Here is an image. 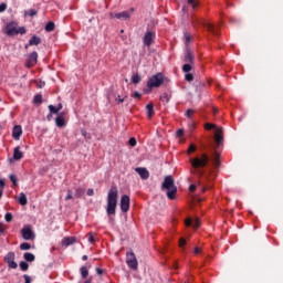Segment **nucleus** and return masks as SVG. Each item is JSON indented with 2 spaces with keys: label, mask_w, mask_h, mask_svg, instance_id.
Instances as JSON below:
<instances>
[{
  "label": "nucleus",
  "mask_w": 283,
  "mask_h": 283,
  "mask_svg": "<svg viewBox=\"0 0 283 283\" xmlns=\"http://www.w3.org/2000/svg\"><path fill=\"white\" fill-rule=\"evenodd\" d=\"M209 160H211V158L207 154H201L200 156L190 159V165L192 167L190 172L193 174V176H202V170L200 169L207 167Z\"/></svg>",
  "instance_id": "obj_1"
},
{
  "label": "nucleus",
  "mask_w": 283,
  "mask_h": 283,
  "mask_svg": "<svg viewBox=\"0 0 283 283\" xmlns=\"http://www.w3.org/2000/svg\"><path fill=\"white\" fill-rule=\"evenodd\" d=\"M116 207H118V188L112 186L107 195V216H116Z\"/></svg>",
  "instance_id": "obj_2"
},
{
  "label": "nucleus",
  "mask_w": 283,
  "mask_h": 283,
  "mask_svg": "<svg viewBox=\"0 0 283 283\" xmlns=\"http://www.w3.org/2000/svg\"><path fill=\"white\" fill-rule=\"evenodd\" d=\"M163 189H167V197L169 200H174L176 198V193H178V188L174 184V177L167 176L163 182Z\"/></svg>",
  "instance_id": "obj_3"
},
{
  "label": "nucleus",
  "mask_w": 283,
  "mask_h": 283,
  "mask_svg": "<svg viewBox=\"0 0 283 283\" xmlns=\"http://www.w3.org/2000/svg\"><path fill=\"white\" fill-rule=\"evenodd\" d=\"M4 32L7 36H14V34H25L28 30H25V27H19V22L11 21L6 24Z\"/></svg>",
  "instance_id": "obj_4"
},
{
  "label": "nucleus",
  "mask_w": 283,
  "mask_h": 283,
  "mask_svg": "<svg viewBox=\"0 0 283 283\" xmlns=\"http://www.w3.org/2000/svg\"><path fill=\"white\" fill-rule=\"evenodd\" d=\"M165 83V74L157 73L148 78L146 94H149L154 87H160Z\"/></svg>",
  "instance_id": "obj_5"
},
{
  "label": "nucleus",
  "mask_w": 283,
  "mask_h": 283,
  "mask_svg": "<svg viewBox=\"0 0 283 283\" xmlns=\"http://www.w3.org/2000/svg\"><path fill=\"white\" fill-rule=\"evenodd\" d=\"M192 25L196 28L197 25H201V28H205L210 32V34H213L214 36H218V30L219 27H216L213 23L206 21V20H196L192 22Z\"/></svg>",
  "instance_id": "obj_6"
},
{
  "label": "nucleus",
  "mask_w": 283,
  "mask_h": 283,
  "mask_svg": "<svg viewBox=\"0 0 283 283\" xmlns=\"http://www.w3.org/2000/svg\"><path fill=\"white\" fill-rule=\"evenodd\" d=\"M126 264L133 271H138V260L136 259V254H134V252L126 253Z\"/></svg>",
  "instance_id": "obj_7"
},
{
  "label": "nucleus",
  "mask_w": 283,
  "mask_h": 283,
  "mask_svg": "<svg viewBox=\"0 0 283 283\" xmlns=\"http://www.w3.org/2000/svg\"><path fill=\"white\" fill-rule=\"evenodd\" d=\"M154 41H156V32L148 30L144 34L143 43L146 48H151L154 45Z\"/></svg>",
  "instance_id": "obj_8"
},
{
  "label": "nucleus",
  "mask_w": 283,
  "mask_h": 283,
  "mask_svg": "<svg viewBox=\"0 0 283 283\" xmlns=\"http://www.w3.org/2000/svg\"><path fill=\"white\" fill-rule=\"evenodd\" d=\"M38 61H39V53H36V51H33L27 56L24 65L25 67H28V70H30L31 67H34V65H36Z\"/></svg>",
  "instance_id": "obj_9"
},
{
  "label": "nucleus",
  "mask_w": 283,
  "mask_h": 283,
  "mask_svg": "<svg viewBox=\"0 0 283 283\" xmlns=\"http://www.w3.org/2000/svg\"><path fill=\"white\" fill-rule=\"evenodd\" d=\"M23 240H34L36 235L34 234V231H32V226H25L21 230Z\"/></svg>",
  "instance_id": "obj_10"
},
{
  "label": "nucleus",
  "mask_w": 283,
  "mask_h": 283,
  "mask_svg": "<svg viewBox=\"0 0 283 283\" xmlns=\"http://www.w3.org/2000/svg\"><path fill=\"white\" fill-rule=\"evenodd\" d=\"M4 262H7L9 269H17V266H19V265L14 262V252H9V253L4 256Z\"/></svg>",
  "instance_id": "obj_11"
},
{
  "label": "nucleus",
  "mask_w": 283,
  "mask_h": 283,
  "mask_svg": "<svg viewBox=\"0 0 283 283\" xmlns=\"http://www.w3.org/2000/svg\"><path fill=\"white\" fill-rule=\"evenodd\" d=\"M120 210L123 213H127L129 211V196L124 195L120 198Z\"/></svg>",
  "instance_id": "obj_12"
},
{
  "label": "nucleus",
  "mask_w": 283,
  "mask_h": 283,
  "mask_svg": "<svg viewBox=\"0 0 283 283\" xmlns=\"http://www.w3.org/2000/svg\"><path fill=\"white\" fill-rule=\"evenodd\" d=\"M133 13H134V8H132L129 11H122L119 13H115V19L127 21V19L132 18Z\"/></svg>",
  "instance_id": "obj_13"
},
{
  "label": "nucleus",
  "mask_w": 283,
  "mask_h": 283,
  "mask_svg": "<svg viewBox=\"0 0 283 283\" xmlns=\"http://www.w3.org/2000/svg\"><path fill=\"white\" fill-rule=\"evenodd\" d=\"M23 135V128L21 125H15L12 129V138L14 140H21V136Z\"/></svg>",
  "instance_id": "obj_14"
},
{
  "label": "nucleus",
  "mask_w": 283,
  "mask_h": 283,
  "mask_svg": "<svg viewBox=\"0 0 283 283\" xmlns=\"http://www.w3.org/2000/svg\"><path fill=\"white\" fill-rule=\"evenodd\" d=\"M135 171L140 176L142 180H147L149 178V170H147V168H135Z\"/></svg>",
  "instance_id": "obj_15"
},
{
  "label": "nucleus",
  "mask_w": 283,
  "mask_h": 283,
  "mask_svg": "<svg viewBox=\"0 0 283 283\" xmlns=\"http://www.w3.org/2000/svg\"><path fill=\"white\" fill-rule=\"evenodd\" d=\"M186 227H192V229L200 228V220L199 219H187L185 221Z\"/></svg>",
  "instance_id": "obj_16"
},
{
  "label": "nucleus",
  "mask_w": 283,
  "mask_h": 283,
  "mask_svg": "<svg viewBox=\"0 0 283 283\" xmlns=\"http://www.w3.org/2000/svg\"><path fill=\"white\" fill-rule=\"evenodd\" d=\"M223 132L222 128H217L214 133V140L218 145H222L224 137L222 136Z\"/></svg>",
  "instance_id": "obj_17"
},
{
  "label": "nucleus",
  "mask_w": 283,
  "mask_h": 283,
  "mask_svg": "<svg viewBox=\"0 0 283 283\" xmlns=\"http://www.w3.org/2000/svg\"><path fill=\"white\" fill-rule=\"evenodd\" d=\"M76 243V238L74 237H65L62 239V247H72V244Z\"/></svg>",
  "instance_id": "obj_18"
},
{
  "label": "nucleus",
  "mask_w": 283,
  "mask_h": 283,
  "mask_svg": "<svg viewBox=\"0 0 283 283\" xmlns=\"http://www.w3.org/2000/svg\"><path fill=\"white\" fill-rule=\"evenodd\" d=\"M23 158V151H21V146H17L13 149V160H21Z\"/></svg>",
  "instance_id": "obj_19"
},
{
  "label": "nucleus",
  "mask_w": 283,
  "mask_h": 283,
  "mask_svg": "<svg viewBox=\"0 0 283 283\" xmlns=\"http://www.w3.org/2000/svg\"><path fill=\"white\" fill-rule=\"evenodd\" d=\"M29 45H41V38L33 35L30 40H29V44H27L24 48L25 50H28Z\"/></svg>",
  "instance_id": "obj_20"
},
{
  "label": "nucleus",
  "mask_w": 283,
  "mask_h": 283,
  "mask_svg": "<svg viewBox=\"0 0 283 283\" xmlns=\"http://www.w3.org/2000/svg\"><path fill=\"white\" fill-rule=\"evenodd\" d=\"M212 165L214 169H218V167H220V153H214L212 158Z\"/></svg>",
  "instance_id": "obj_21"
},
{
  "label": "nucleus",
  "mask_w": 283,
  "mask_h": 283,
  "mask_svg": "<svg viewBox=\"0 0 283 283\" xmlns=\"http://www.w3.org/2000/svg\"><path fill=\"white\" fill-rule=\"evenodd\" d=\"M55 125L56 127H65V118L62 115H59L55 118Z\"/></svg>",
  "instance_id": "obj_22"
},
{
  "label": "nucleus",
  "mask_w": 283,
  "mask_h": 283,
  "mask_svg": "<svg viewBox=\"0 0 283 283\" xmlns=\"http://www.w3.org/2000/svg\"><path fill=\"white\" fill-rule=\"evenodd\" d=\"M80 273L82 275V280H86L87 275H90V269L86 265H84L80 269Z\"/></svg>",
  "instance_id": "obj_23"
},
{
  "label": "nucleus",
  "mask_w": 283,
  "mask_h": 283,
  "mask_svg": "<svg viewBox=\"0 0 283 283\" xmlns=\"http://www.w3.org/2000/svg\"><path fill=\"white\" fill-rule=\"evenodd\" d=\"M18 202L22 206L25 207V205H28V197L25 196V193L21 192L18 199Z\"/></svg>",
  "instance_id": "obj_24"
},
{
  "label": "nucleus",
  "mask_w": 283,
  "mask_h": 283,
  "mask_svg": "<svg viewBox=\"0 0 283 283\" xmlns=\"http://www.w3.org/2000/svg\"><path fill=\"white\" fill-rule=\"evenodd\" d=\"M23 258H24L25 262H34V260H36V256H34V254H32L30 252H25L23 254Z\"/></svg>",
  "instance_id": "obj_25"
},
{
  "label": "nucleus",
  "mask_w": 283,
  "mask_h": 283,
  "mask_svg": "<svg viewBox=\"0 0 283 283\" xmlns=\"http://www.w3.org/2000/svg\"><path fill=\"white\" fill-rule=\"evenodd\" d=\"M185 63H193V53L191 51H188L184 59Z\"/></svg>",
  "instance_id": "obj_26"
},
{
  "label": "nucleus",
  "mask_w": 283,
  "mask_h": 283,
  "mask_svg": "<svg viewBox=\"0 0 283 283\" xmlns=\"http://www.w3.org/2000/svg\"><path fill=\"white\" fill-rule=\"evenodd\" d=\"M146 109L148 118H151L154 116V104H147Z\"/></svg>",
  "instance_id": "obj_27"
},
{
  "label": "nucleus",
  "mask_w": 283,
  "mask_h": 283,
  "mask_svg": "<svg viewBox=\"0 0 283 283\" xmlns=\"http://www.w3.org/2000/svg\"><path fill=\"white\" fill-rule=\"evenodd\" d=\"M54 28H55L54 22L50 21V22L46 23V25H45V32H54Z\"/></svg>",
  "instance_id": "obj_28"
},
{
  "label": "nucleus",
  "mask_w": 283,
  "mask_h": 283,
  "mask_svg": "<svg viewBox=\"0 0 283 283\" xmlns=\"http://www.w3.org/2000/svg\"><path fill=\"white\" fill-rule=\"evenodd\" d=\"M85 193V189L83 188H76L75 189V198H82Z\"/></svg>",
  "instance_id": "obj_29"
},
{
  "label": "nucleus",
  "mask_w": 283,
  "mask_h": 283,
  "mask_svg": "<svg viewBox=\"0 0 283 283\" xmlns=\"http://www.w3.org/2000/svg\"><path fill=\"white\" fill-rule=\"evenodd\" d=\"M87 238H88V242H90L91 244H94V242H96V233L88 232V233H87Z\"/></svg>",
  "instance_id": "obj_30"
},
{
  "label": "nucleus",
  "mask_w": 283,
  "mask_h": 283,
  "mask_svg": "<svg viewBox=\"0 0 283 283\" xmlns=\"http://www.w3.org/2000/svg\"><path fill=\"white\" fill-rule=\"evenodd\" d=\"M20 249L21 251H30V249H32V245L28 242H24L20 244Z\"/></svg>",
  "instance_id": "obj_31"
},
{
  "label": "nucleus",
  "mask_w": 283,
  "mask_h": 283,
  "mask_svg": "<svg viewBox=\"0 0 283 283\" xmlns=\"http://www.w3.org/2000/svg\"><path fill=\"white\" fill-rule=\"evenodd\" d=\"M20 269H21V271H28V269H30V264H28V262H25V261H21Z\"/></svg>",
  "instance_id": "obj_32"
},
{
  "label": "nucleus",
  "mask_w": 283,
  "mask_h": 283,
  "mask_svg": "<svg viewBox=\"0 0 283 283\" xmlns=\"http://www.w3.org/2000/svg\"><path fill=\"white\" fill-rule=\"evenodd\" d=\"M132 83H134L135 85H138V83H140V75L139 74L133 75Z\"/></svg>",
  "instance_id": "obj_33"
},
{
  "label": "nucleus",
  "mask_w": 283,
  "mask_h": 283,
  "mask_svg": "<svg viewBox=\"0 0 283 283\" xmlns=\"http://www.w3.org/2000/svg\"><path fill=\"white\" fill-rule=\"evenodd\" d=\"M182 72H185L186 74H189V72H191V64H185L182 66Z\"/></svg>",
  "instance_id": "obj_34"
},
{
  "label": "nucleus",
  "mask_w": 283,
  "mask_h": 283,
  "mask_svg": "<svg viewBox=\"0 0 283 283\" xmlns=\"http://www.w3.org/2000/svg\"><path fill=\"white\" fill-rule=\"evenodd\" d=\"M34 103H43V96L41 94H36L33 98Z\"/></svg>",
  "instance_id": "obj_35"
},
{
  "label": "nucleus",
  "mask_w": 283,
  "mask_h": 283,
  "mask_svg": "<svg viewBox=\"0 0 283 283\" xmlns=\"http://www.w3.org/2000/svg\"><path fill=\"white\" fill-rule=\"evenodd\" d=\"M191 35L189 33H185V44L189 45L191 43Z\"/></svg>",
  "instance_id": "obj_36"
},
{
  "label": "nucleus",
  "mask_w": 283,
  "mask_h": 283,
  "mask_svg": "<svg viewBox=\"0 0 283 283\" xmlns=\"http://www.w3.org/2000/svg\"><path fill=\"white\" fill-rule=\"evenodd\" d=\"M25 14H28L29 17H36L38 11L34 9H30L29 11H25Z\"/></svg>",
  "instance_id": "obj_37"
},
{
  "label": "nucleus",
  "mask_w": 283,
  "mask_h": 283,
  "mask_svg": "<svg viewBox=\"0 0 283 283\" xmlns=\"http://www.w3.org/2000/svg\"><path fill=\"white\" fill-rule=\"evenodd\" d=\"M49 112L51 114H59V109L54 105H49Z\"/></svg>",
  "instance_id": "obj_38"
},
{
  "label": "nucleus",
  "mask_w": 283,
  "mask_h": 283,
  "mask_svg": "<svg viewBox=\"0 0 283 283\" xmlns=\"http://www.w3.org/2000/svg\"><path fill=\"white\" fill-rule=\"evenodd\" d=\"M193 114H196V111L189 108L187 112H186V116L187 118H193Z\"/></svg>",
  "instance_id": "obj_39"
},
{
  "label": "nucleus",
  "mask_w": 283,
  "mask_h": 283,
  "mask_svg": "<svg viewBox=\"0 0 283 283\" xmlns=\"http://www.w3.org/2000/svg\"><path fill=\"white\" fill-rule=\"evenodd\" d=\"M128 145H129L130 147H136V145H137L136 139H135L134 137H130L129 140H128Z\"/></svg>",
  "instance_id": "obj_40"
},
{
  "label": "nucleus",
  "mask_w": 283,
  "mask_h": 283,
  "mask_svg": "<svg viewBox=\"0 0 283 283\" xmlns=\"http://www.w3.org/2000/svg\"><path fill=\"white\" fill-rule=\"evenodd\" d=\"M188 4L191 6V8L193 9L198 8V1L196 0H188Z\"/></svg>",
  "instance_id": "obj_41"
},
{
  "label": "nucleus",
  "mask_w": 283,
  "mask_h": 283,
  "mask_svg": "<svg viewBox=\"0 0 283 283\" xmlns=\"http://www.w3.org/2000/svg\"><path fill=\"white\" fill-rule=\"evenodd\" d=\"M160 101H165L166 103H169V94L164 93V94L160 96Z\"/></svg>",
  "instance_id": "obj_42"
},
{
  "label": "nucleus",
  "mask_w": 283,
  "mask_h": 283,
  "mask_svg": "<svg viewBox=\"0 0 283 283\" xmlns=\"http://www.w3.org/2000/svg\"><path fill=\"white\" fill-rule=\"evenodd\" d=\"M212 185L211 184H208L207 186H202L201 187V193H205V191L211 189Z\"/></svg>",
  "instance_id": "obj_43"
},
{
  "label": "nucleus",
  "mask_w": 283,
  "mask_h": 283,
  "mask_svg": "<svg viewBox=\"0 0 283 283\" xmlns=\"http://www.w3.org/2000/svg\"><path fill=\"white\" fill-rule=\"evenodd\" d=\"M6 10H8V4L6 2H2L0 4V12H6Z\"/></svg>",
  "instance_id": "obj_44"
},
{
  "label": "nucleus",
  "mask_w": 283,
  "mask_h": 283,
  "mask_svg": "<svg viewBox=\"0 0 283 283\" xmlns=\"http://www.w3.org/2000/svg\"><path fill=\"white\" fill-rule=\"evenodd\" d=\"M4 220L7 222H12V213L8 212L6 216H4Z\"/></svg>",
  "instance_id": "obj_45"
},
{
  "label": "nucleus",
  "mask_w": 283,
  "mask_h": 283,
  "mask_svg": "<svg viewBox=\"0 0 283 283\" xmlns=\"http://www.w3.org/2000/svg\"><path fill=\"white\" fill-rule=\"evenodd\" d=\"M197 147L196 145L191 144L188 148V154H193V151H196Z\"/></svg>",
  "instance_id": "obj_46"
},
{
  "label": "nucleus",
  "mask_w": 283,
  "mask_h": 283,
  "mask_svg": "<svg viewBox=\"0 0 283 283\" xmlns=\"http://www.w3.org/2000/svg\"><path fill=\"white\" fill-rule=\"evenodd\" d=\"M205 129H208V130L216 129V126H214L213 124L207 123V124L205 125Z\"/></svg>",
  "instance_id": "obj_47"
},
{
  "label": "nucleus",
  "mask_w": 283,
  "mask_h": 283,
  "mask_svg": "<svg viewBox=\"0 0 283 283\" xmlns=\"http://www.w3.org/2000/svg\"><path fill=\"white\" fill-rule=\"evenodd\" d=\"M186 81H188L189 83H191V81H193V74L187 73V74H186Z\"/></svg>",
  "instance_id": "obj_48"
},
{
  "label": "nucleus",
  "mask_w": 283,
  "mask_h": 283,
  "mask_svg": "<svg viewBox=\"0 0 283 283\" xmlns=\"http://www.w3.org/2000/svg\"><path fill=\"white\" fill-rule=\"evenodd\" d=\"M200 253H202V249H200L199 247H196V248L193 249V254H195V255H200Z\"/></svg>",
  "instance_id": "obj_49"
},
{
  "label": "nucleus",
  "mask_w": 283,
  "mask_h": 283,
  "mask_svg": "<svg viewBox=\"0 0 283 283\" xmlns=\"http://www.w3.org/2000/svg\"><path fill=\"white\" fill-rule=\"evenodd\" d=\"M23 277H24V283H32V277H30V275L24 274Z\"/></svg>",
  "instance_id": "obj_50"
},
{
  "label": "nucleus",
  "mask_w": 283,
  "mask_h": 283,
  "mask_svg": "<svg viewBox=\"0 0 283 283\" xmlns=\"http://www.w3.org/2000/svg\"><path fill=\"white\" fill-rule=\"evenodd\" d=\"M72 198H74V196L72 195V190H67V195L65 197V200H72Z\"/></svg>",
  "instance_id": "obj_51"
},
{
  "label": "nucleus",
  "mask_w": 283,
  "mask_h": 283,
  "mask_svg": "<svg viewBox=\"0 0 283 283\" xmlns=\"http://www.w3.org/2000/svg\"><path fill=\"white\" fill-rule=\"evenodd\" d=\"M6 229H8V227L3 223H0V233H4Z\"/></svg>",
  "instance_id": "obj_52"
},
{
  "label": "nucleus",
  "mask_w": 283,
  "mask_h": 283,
  "mask_svg": "<svg viewBox=\"0 0 283 283\" xmlns=\"http://www.w3.org/2000/svg\"><path fill=\"white\" fill-rule=\"evenodd\" d=\"M185 244H187V240H185L184 238H181L180 240H179V247H185Z\"/></svg>",
  "instance_id": "obj_53"
},
{
  "label": "nucleus",
  "mask_w": 283,
  "mask_h": 283,
  "mask_svg": "<svg viewBox=\"0 0 283 283\" xmlns=\"http://www.w3.org/2000/svg\"><path fill=\"white\" fill-rule=\"evenodd\" d=\"M177 136L180 138L182 136H185V130L184 129H178L177 130Z\"/></svg>",
  "instance_id": "obj_54"
},
{
  "label": "nucleus",
  "mask_w": 283,
  "mask_h": 283,
  "mask_svg": "<svg viewBox=\"0 0 283 283\" xmlns=\"http://www.w3.org/2000/svg\"><path fill=\"white\" fill-rule=\"evenodd\" d=\"M10 180H11V182H13V185H17V176L15 175H11Z\"/></svg>",
  "instance_id": "obj_55"
},
{
  "label": "nucleus",
  "mask_w": 283,
  "mask_h": 283,
  "mask_svg": "<svg viewBox=\"0 0 283 283\" xmlns=\"http://www.w3.org/2000/svg\"><path fill=\"white\" fill-rule=\"evenodd\" d=\"M116 101H117L118 105H120V103H125V98H122L120 95H118L116 97Z\"/></svg>",
  "instance_id": "obj_56"
},
{
  "label": "nucleus",
  "mask_w": 283,
  "mask_h": 283,
  "mask_svg": "<svg viewBox=\"0 0 283 283\" xmlns=\"http://www.w3.org/2000/svg\"><path fill=\"white\" fill-rule=\"evenodd\" d=\"M140 93H138V92H134L133 93V98H140Z\"/></svg>",
  "instance_id": "obj_57"
},
{
  "label": "nucleus",
  "mask_w": 283,
  "mask_h": 283,
  "mask_svg": "<svg viewBox=\"0 0 283 283\" xmlns=\"http://www.w3.org/2000/svg\"><path fill=\"white\" fill-rule=\"evenodd\" d=\"M196 188H197V186H196V185H190V187H189V191L193 192V191H196Z\"/></svg>",
  "instance_id": "obj_58"
},
{
  "label": "nucleus",
  "mask_w": 283,
  "mask_h": 283,
  "mask_svg": "<svg viewBox=\"0 0 283 283\" xmlns=\"http://www.w3.org/2000/svg\"><path fill=\"white\" fill-rule=\"evenodd\" d=\"M86 193L87 196H94V189L90 188Z\"/></svg>",
  "instance_id": "obj_59"
},
{
  "label": "nucleus",
  "mask_w": 283,
  "mask_h": 283,
  "mask_svg": "<svg viewBox=\"0 0 283 283\" xmlns=\"http://www.w3.org/2000/svg\"><path fill=\"white\" fill-rule=\"evenodd\" d=\"M172 269H175V271H178V261H175L172 263Z\"/></svg>",
  "instance_id": "obj_60"
},
{
  "label": "nucleus",
  "mask_w": 283,
  "mask_h": 283,
  "mask_svg": "<svg viewBox=\"0 0 283 283\" xmlns=\"http://www.w3.org/2000/svg\"><path fill=\"white\" fill-rule=\"evenodd\" d=\"M0 187H1V189H3V187H6V181L3 179H0Z\"/></svg>",
  "instance_id": "obj_61"
},
{
  "label": "nucleus",
  "mask_w": 283,
  "mask_h": 283,
  "mask_svg": "<svg viewBox=\"0 0 283 283\" xmlns=\"http://www.w3.org/2000/svg\"><path fill=\"white\" fill-rule=\"evenodd\" d=\"M96 272H97V275H103V269L98 268V269L96 270Z\"/></svg>",
  "instance_id": "obj_62"
},
{
  "label": "nucleus",
  "mask_w": 283,
  "mask_h": 283,
  "mask_svg": "<svg viewBox=\"0 0 283 283\" xmlns=\"http://www.w3.org/2000/svg\"><path fill=\"white\" fill-rule=\"evenodd\" d=\"M55 108H57V112H60L61 109H63V104H59Z\"/></svg>",
  "instance_id": "obj_63"
},
{
  "label": "nucleus",
  "mask_w": 283,
  "mask_h": 283,
  "mask_svg": "<svg viewBox=\"0 0 283 283\" xmlns=\"http://www.w3.org/2000/svg\"><path fill=\"white\" fill-rule=\"evenodd\" d=\"M82 260H83L84 262L87 261V255L84 254V255L82 256Z\"/></svg>",
  "instance_id": "obj_64"
}]
</instances>
